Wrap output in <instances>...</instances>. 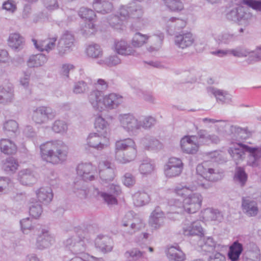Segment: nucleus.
<instances>
[{"label": "nucleus", "instance_id": "nucleus-54", "mask_svg": "<svg viewBox=\"0 0 261 261\" xmlns=\"http://www.w3.org/2000/svg\"><path fill=\"white\" fill-rule=\"evenodd\" d=\"M9 184V181L5 179H0V192L6 189Z\"/></svg>", "mask_w": 261, "mask_h": 261}, {"label": "nucleus", "instance_id": "nucleus-37", "mask_svg": "<svg viewBox=\"0 0 261 261\" xmlns=\"http://www.w3.org/2000/svg\"><path fill=\"white\" fill-rule=\"evenodd\" d=\"M30 215L33 218H38L42 213V208L40 204H32L30 207Z\"/></svg>", "mask_w": 261, "mask_h": 261}, {"label": "nucleus", "instance_id": "nucleus-28", "mask_svg": "<svg viewBox=\"0 0 261 261\" xmlns=\"http://www.w3.org/2000/svg\"><path fill=\"white\" fill-rule=\"evenodd\" d=\"M164 218V213L159 207H156L150 215V221L152 225H157L159 222L163 223Z\"/></svg>", "mask_w": 261, "mask_h": 261}, {"label": "nucleus", "instance_id": "nucleus-38", "mask_svg": "<svg viewBox=\"0 0 261 261\" xmlns=\"http://www.w3.org/2000/svg\"><path fill=\"white\" fill-rule=\"evenodd\" d=\"M235 178H236L242 183V185H243L247 180V176L243 168H237L236 169Z\"/></svg>", "mask_w": 261, "mask_h": 261}, {"label": "nucleus", "instance_id": "nucleus-50", "mask_svg": "<svg viewBox=\"0 0 261 261\" xmlns=\"http://www.w3.org/2000/svg\"><path fill=\"white\" fill-rule=\"evenodd\" d=\"M210 261H225V257L220 253H216L210 258Z\"/></svg>", "mask_w": 261, "mask_h": 261}, {"label": "nucleus", "instance_id": "nucleus-3", "mask_svg": "<svg viewBox=\"0 0 261 261\" xmlns=\"http://www.w3.org/2000/svg\"><path fill=\"white\" fill-rule=\"evenodd\" d=\"M89 99L93 107L100 111L105 108H114L123 101V97L115 93H111L102 97L101 92L99 91L92 92Z\"/></svg>", "mask_w": 261, "mask_h": 261}, {"label": "nucleus", "instance_id": "nucleus-7", "mask_svg": "<svg viewBox=\"0 0 261 261\" xmlns=\"http://www.w3.org/2000/svg\"><path fill=\"white\" fill-rule=\"evenodd\" d=\"M231 155L238 159H242L245 152H248L255 160L258 154H261V150L257 147H251L242 144H237L229 150Z\"/></svg>", "mask_w": 261, "mask_h": 261}, {"label": "nucleus", "instance_id": "nucleus-53", "mask_svg": "<svg viewBox=\"0 0 261 261\" xmlns=\"http://www.w3.org/2000/svg\"><path fill=\"white\" fill-rule=\"evenodd\" d=\"M144 227H145V224L141 221H140L137 223H134L131 224V228L135 230L134 231H136L139 230H141L142 228H144Z\"/></svg>", "mask_w": 261, "mask_h": 261}, {"label": "nucleus", "instance_id": "nucleus-43", "mask_svg": "<svg viewBox=\"0 0 261 261\" xmlns=\"http://www.w3.org/2000/svg\"><path fill=\"white\" fill-rule=\"evenodd\" d=\"M3 7L7 11L13 12L16 9L15 4L12 0H8L3 4Z\"/></svg>", "mask_w": 261, "mask_h": 261}, {"label": "nucleus", "instance_id": "nucleus-24", "mask_svg": "<svg viewBox=\"0 0 261 261\" xmlns=\"http://www.w3.org/2000/svg\"><path fill=\"white\" fill-rule=\"evenodd\" d=\"M120 120L122 126L128 130L133 129L136 124V120L130 114H124L121 115Z\"/></svg>", "mask_w": 261, "mask_h": 261}, {"label": "nucleus", "instance_id": "nucleus-36", "mask_svg": "<svg viewBox=\"0 0 261 261\" xmlns=\"http://www.w3.org/2000/svg\"><path fill=\"white\" fill-rule=\"evenodd\" d=\"M18 167V163L13 158L7 160L4 164L5 170L7 171H14L17 169Z\"/></svg>", "mask_w": 261, "mask_h": 261}, {"label": "nucleus", "instance_id": "nucleus-1", "mask_svg": "<svg viewBox=\"0 0 261 261\" xmlns=\"http://www.w3.org/2000/svg\"><path fill=\"white\" fill-rule=\"evenodd\" d=\"M42 159L47 162L58 164L67 156L68 147L63 141H51L40 146Z\"/></svg>", "mask_w": 261, "mask_h": 261}, {"label": "nucleus", "instance_id": "nucleus-61", "mask_svg": "<svg viewBox=\"0 0 261 261\" xmlns=\"http://www.w3.org/2000/svg\"><path fill=\"white\" fill-rule=\"evenodd\" d=\"M144 197H147V195L145 193L136 194L134 196V199L138 200L139 199H142Z\"/></svg>", "mask_w": 261, "mask_h": 261}, {"label": "nucleus", "instance_id": "nucleus-60", "mask_svg": "<svg viewBox=\"0 0 261 261\" xmlns=\"http://www.w3.org/2000/svg\"><path fill=\"white\" fill-rule=\"evenodd\" d=\"M212 54L214 55H217L220 57H222L226 55L227 54V51L219 50L217 51H213Z\"/></svg>", "mask_w": 261, "mask_h": 261}, {"label": "nucleus", "instance_id": "nucleus-40", "mask_svg": "<svg viewBox=\"0 0 261 261\" xmlns=\"http://www.w3.org/2000/svg\"><path fill=\"white\" fill-rule=\"evenodd\" d=\"M45 7L49 11L56 10L59 8L57 0H43Z\"/></svg>", "mask_w": 261, "mask_h": 261}, {"label": "nucleus", "instance_id": "nucleus-49", "mask_svg": "<svg viewBox=\"0 0 261 261\" xmlns=\"http://www.w3.org/2000/svg\"><path fill=\"white\" fill-rule=\"evenodd\" d=\"M120 59L116 56L111 57L107 61L108 66H111L117 65L120 63Z\"/></svg>", "mask_w": 261, "mask_h": 261}, {"label": "nucleus", "instance_id": "nucleus-48", "mask_svg": "<svg viewBox=\"0 0 261 261\" xmlns=\"http://www.w3.org/2000/svg\"><path fill=\"white\" fill-rule=\"evenodd\" d=\"M86 84L84 82H79V84L76 85L74 89V92L75 93H80L83 92L86 88Z\"/></svg>", "mask_w": 261, "mask_h": 261}, {"label": "nucleus", "instance_id": "nucleus-56", "mask_svg": "<svg viewBox=\"0 0 261 261\" xmlns=\"http://www.w3.org/2000/svg\"><path fill=\"white\" fill-rule=\"evenodd\" d=\"M214 94L217 99L221 101H223L225 99V96L224 95L222 92L220 90H217L215 91Z\"/></svg>", "mask_w": 261, "mask_h": 261}, {"label": "nucleus", "instance_id": "nucleus-52", "mask_svg": "<svg viewBox=\"0 0 261 261\" xmlns=\"http://www.w3.org/2000/svg\"><path fill=\"white\" fill-rule=\"evenodd\" d=\"M155 122L154 119L152 117L146 118L143 121V127L148 128L151 127Z\"/></svg>", "mask_w": 261, "mask_h": 261}, {"label": "nucleus", "instance_id": "nucleus-42", "mask_svg": "<svg viewBox=\"0 0 261 261\" xmlns=\"http://www.w3.org/2000/svg\"><path fill=\"white\" fill-rule=\"evenodd\" d=\"M4 128L7 131L15 132L18 129V124L15 121L10 120L4 124Z\"/></svg>", "mask_w": 261, "mask_h": 261}, {"label": "nucleus", "instance_id": "nucleus-34", "mask_svg": "<svg viewBox=\"0 0 261 261\" xmlns=\"http://www.w3.org/2000/svg\"><path fill=\"white\" fill-rule=\"evenodd\" d=\"M260 250L256 248L254 250H249L245 255V261H259Z\"/></svg>", "mask_w": 261, "mask_h": 261}, {"label": "nucleus", "instance_id": "nucleus-18", "mask_svg": "<svg viewBox=\"0 0 261 261\" xmlns=\"http://www.w3.org/2000/svg\"><path fill=\"white\" fill-rule=\"evenodd\" d=\"M74 38L73 36L69 34H64L59 42V46L62 48L60 50L61 53H64L65 51L69 50V49L73 45Z\"/></svg>", "mask_w": 261, "mask_h": 261}, {"label": "nucleus", "instance_id": "nucleus-15", "mask_svg": "<svg viewBox=\"0 0 261 261\" xmlns=\"http://www.w3.org/2000/svg\"><path fill=\"white\" fill-rule=\"evenodd\" d=\"M194 41L192 35L188 32L182 35H179L176 37L175 43L182 48H186L191 45Z\"/></svg>", "mask_w": 261, "mask_h": 261}, {"label": "nucleus", "instance_id": "nucleus-2", "mask_svg": "<svg viewBox=\"0 0 261 261\" xmlns=\"http://www.w3.org/2000/svg\"><path fill=\"white\" fill-rule=\"evenodd\" d=\"M193 189L186 186H177L174 193L183 197L181 207L182 211L193 214L197 212L201 207L203 201L202 195L198 193H191Z\"/></svg>", "mask_w": 261, "mask_h": 261}, {"label": "nucleus", "instance_id": "nucleus-14", "mask_svg": "<svg viewBox=\"0 0 261 261\" xmlns=\"http://www.w3.org/2000/svg\"><path fill=\"white\" fill-rule=\"evenodd\" d=\"M184 233L186 236H203L204 234L203 228L200 222L198 221L194 222L185 227Z\"/></svg>", "mask_w": 261, "mask_h": 261}, {"label": "nucleus", "instance_id": "nucleus-44", "mask_svg": "<svg viewBox=\"0 0 261 261\" xmlns=\"http://www.w3.org/2000/svg\"><path fill=\"white\" fill-rule=\"evenodd\" d=\"M13 96L12 90L9 89V91H6L4 89L0 88V103L3 102L2 98L4 97V98L7 100L11 98Z\"/></svg>", "mask_w": 261, "mask_h": 261}, {"label": "nucleus", "instance_id": "nucleus-63", "mask_svg": "<svg viewBox=\"0 0 261 261\" xmlns=\"http://www.w3.org/2000/svg\"><path fill=\"white\" fill-rule=\"evenodd\" d=\"M29 78L28 76H25L23 79H22L20 80V83L21 85H23V86H28L29 84Z\"/></svg>", "mask_w": 261, "mask_h": 261}, {"label": "nucleus", "instance_id": "nucleus-11", "mask_svg": "<svg viewBox=\"0 0 261 261\" xmlns=\"http://www.w3.org/2000/svg\"><path fill=\"white\" fill-rule=\"evenodd\" d=\"M114 50L118 54L123 56L132 55L135 52L132 47L128 45L127 42L122 40L115 42Z\"/></svg>", "mask_w": 261, "mask_h": 261}, {"label": "nucleus", "instance_id": "nucleus-58", "mask_svg": "<svg viewBox=\"0 0 261 261\" xmlns=\"http://www.w3.org/2000/svg\"><path fill=\"white\" fill-rule=\"evenodd\" d=\"M211 213L212 215L211 216V219L213 220H216L219 217L221 216L220 213L217 211H212Z\"/></svg>", "mask_w": 261, "mask_h": 261}, {"label": "nucleus", "instance_id": "nucleus-57", "mask_svg": "<svg viewBox=\"0 0 261 261\" xmlns=\"http://www.w3.org/2000/svg\"><path fill=\"white\" fill-rule=\"evenodd\" d=\"M159 142L156 140H150L149 141L148 144L146 146L147 149H150L153 147V146H156L159 144Z\"/></svg>", "mask_w": 261, "mask_h": 261}, {"label": "nucleus", "instance_id": "nucleus-23", "mask_svg": "<svg viewBox=\"0 0 261 261\" xmlns=\"http://www.w3.org/2000/svg\"><path fill=\"white\" fill-rule=\"evenodd\" d=\"M46 61V57L42 54L32 55L28 61V65L30 67L41 66Z\"/></svg>", "mask_w": 261, "mask_h": 261}, {"label": "nucleus", "instance_id": "nucleus-17", "mask_svg": "<svg viewBox=\"0 0 261 261\" xmlns=\"http://www.w3.org/2000/svg\"><path fill=\"white\" fill-rule=\"evenodd\" d=\"M0 149L2 152L7 154H15L17 152L16 145L10 140L6 139L1 140Z\"/></svg>", "mask_w": 261, "mask_h": 261}, {"label": "nucleus", "instance_id": "nucleus-13", "mask_svg": "<svg viewBox=\"0 0 261 261\" xmlns=\"http://www.w3.org/2000/svg\"><path fill=\"white\" fill-rule=\"evenodd\" d=\"M166 254L170 259L174 261H184L185 259V255L178 246H170L167 249Z\"/></svg>", "mask_w": 261, "mask_h": 261}, {"label": "nucleus", "instance_id": "nucleus-21", "mask_svg": "<svg viewBox=\"0 0 261 261\" xmlns=\"http://www.w3.org/2000/svg\"><path fill=\"white\" fill-rule=\"evenodd\" d=\"M80 15L82 18L85 19L86 21L88 20L90 23L88 24L89 28L90 29H94V25L92 21L96 17V15L94 12L90 9L83 8L80 11Z\"/></svg>", "mask_w": 261, "mask_h": 261}, {"label": "nucleus", "instance_id": "nucleus-46", "mask_svg": "<svg viewBox=\"0 0 261 261\" xmlns=\"http://www.w3.org/2000/svg\"><path fill=\"white\" fill-rule=\"evenodd\" d=\"M135 180L132 175L127 173L124 175L123 183L127 187L133 186L135 184Z\"/></svg>", "mask_w": 261, "mask_h": 261}, {"label": "nucleus", "instance_id": "nucleus-59", "mask_svg": "<svg viewBox=\"0 0 261 261\" xmlns=\"http://www.w3.org/2000/svg\"><path fill=\"white\" fill-rule=\"evenodd\" d=\"M97 84L103 89H106L108 87L107 83L102 79H99L97 81Z\"/></svg>", "mask_w": 261, "mask_h": 261}, {"label": "nucleus", "instance_id": "nucleus-55", "mask_svg": "<svg viewBox=\"0 0 261 261\" xmlns=\"http://www.w3.org/2000/svg\"><path fill=\"white\" fill-rule=\"evenodd\" d=\"M231 53L234 56L239 57L247 56V54L244 53L243 49L233 50Z\"/></svg>", "mask_w": 261, "mask_h": 261}, {"label": "nucleus", "instance_id": "nucleus-5", "mask_svg": "<svg viewBox=\"0 0 261 261\" xmlns=\"http://www.w3.org/2000/svg\"><path fill=\"white\" fill-rule=\"evenodd\" d=\"M200 139H202L203 143H208L210 141H213L215 136L207 135L206 133L200 134L198 137L196 136H185L180 140V147L181 150L188 154H195L199 150Z\"/></svg>", "mask_w": 261, "mask_h": 261}, {"label": "nucleus", "instance_id": "nucleus-22", "mask_svg": "<svg viewBox=\"0 0 261 261\" xmlns=\"http://www.w3.org/2000/svg\"><path fill=\"white\" fill-rule=\"evenodd\" d=\"M23 38L18 33H12L9 36L8 43L9 46L13 48H18L23 43Z\"/></svg>", "mask_w": 261, "mask_h": 261}, {"label": "nucleus", "instance_id": "nucleus-12", "mask_svg": "<svg viewBox=\"0 0 261 261\" xmlns=\"http://www.w3.org/2000/svg\"><path fill=\"white\" fill-rule=\"evenodd\" d=\"M99 175L102 179L110 180L113 178L114 170L111 167V163L109 162H102L98 165Z\"/></svg>", "mask_w": 261, "mask_h": 261}, {"label": "nucleus", "instance_id": "nucleus-19", "mask_svg": "<svg viewBox=\"0 0 261 261\" xmlns=\"http://www.w3.org/2000/svg\"><path fill=\"white\" fill-rule=\"evenodd\" d=\"M242 251L243 246L242 244L235 242L229 247L228 256L231 261H237L238 260Z\"/></svg>", "mask_w": 261, "mask_h": 261}, {"label": "nucleus", "instance_id": "nucleus-39", "mask_svg": "<svg viewBox=\"0 0 261 261\" xmlns=\"http://www.w3.org/2000/svg\"><path fill=\"white\" fill-rule=\"evenodd\" d=\"M126 257L129 260H137L142 256V253L137 249H133L125 253Z\"/></svg>", "mask_w": 261, "mask_h": 261}, {"label": "nucleus", "instance_id": "nucleus-64", "mask_svg": "<svg viewBox=\"0 0 261 261\" xmlns=\"http://www.w3.org/2000/svg\"><path fill=\"white\" fill-rule=\"evenodd\" d=\"M73 68V65H64L63 66V69H64V71L66 72V73H68L69 70Z\"/></svg>", "mask_w": 261, "mask_h": 261}, {"label": "nucleus", "instance_id": "nucleus-31", "mask_svg": "<svg viewBox=\"0 0 261 261\" xmlns=\"http://www.w3.org/2000/svg\"><path fill=\"white\" fill-rule=\"evenodd\" d=\"M87 54L89 57L96 58L102 55V51L99 45L92 44L87 47Z\"/></svg>", "mask_w": 261, "mask_h": 261}, {"label": "nucleus", "instance_id": "nucleus-30", "mask_svg": "<svg viewBox=\"0 0 261 261\" xmlns=\"http://www.w3.org/2000/svg\"><path fill=\"white\" fill-rule=\"evenodd\" d=\"M19 176L20 181L23 185H28L34 180L33 175L31 171L28 170L21 171L19 173Z\"/></svg>", "mask_w": 261, "mask_h": 261}, {"label": "nucleus", "instance_id": "nucleus-9", "mask_svg": "<svg viewBox=\"0 0 261 261\" xmlns=\"http://www.w3.org/2000/svg\"><path fill=\"white\" fill-rule=\"evenodd\" d=\"M54 116L55 115L52 113L50 109L42 107L36 109L33 114V118L37 123L41 124L45 122L48 119L54 118Z\"/></svg>", "mask_w": 261, "mask_h": 261}, {"label": "nucleus", "instance_id": "nucleus-33", "mask_svg": "<svg viewBox=\"0 0 261 261\" xmlns=\"http://www.w3.org/2000/svg\"><path fill=\"white\" fill-rule=\"evenodd\" d=\"M67 124L61 120H57L55 121L53 126L52 129L56 133H63L67 130Z\"/></svg>", "mask_w": 261, "mask_h": 261}, {"label": "nucleus", "instance_id": "nucleus-6", "mask_svg": "<svg viewBox=\"0 0 261 261\" xmlns=\"http://www.w3.org/2000/svg\"><path fill=\"white\" fill-rule=\"evenodd\" d=\"M197 173L207 181L206 183L199 184V187L201 189H206L211 187L210 181L217 180L215 178L216 173L212 167L211 164L208 162H204L197 166Z\"/></svg>", "mask_w": 261, "mask_h": 261}, {"label": "nucleus", "instance_id": "nucleus-41", "mask_svg": "<svg viewBox=\"0 0 261 261\" xmlns=\"http://www.w3.org/2000/svg\"><path fill=\"white\" fill-rule=\"evenodd\" d=\"M243 3L256 10H261V2L254 0H244Z\"/></svg>", "mask_w": 261, "mask_h": 261}, {"label": "nucleus", "instance_id": "nucleus-62", "mask_svg": "<svg viewBox=\"0 0 261 261\" xmlns=\"http://www.w3.org/2000/svg\"><path fill=\"white\" fill-rule=\"evenodd\" d=\"M205 244L211 247H214L215 246V242L213 239L212 238H207L206 240Z\"/></svg>", "mask_w": 261, "mask_h": 261}, {"label": "nucleus", "instance_id": "nucleus-32", "mask_svg": "<svg viewBox=\"0 0 261 261\" xmlns=\"http://www.w3.org/2000/svg\"><path fill=\"white\" fill-rule=\"evenodd\" d=\"M166 6L172 11H178L183 9L184 6L178 0H165Z\"/></svg>", "mask_w": 261, "mask_h": 261}, {"label": "nucleus", "instance_id": "nucleus-4", "mask_svg": "<svg viewBox=\"0 0 261 261\" xmlns=\"http://www.w3.org/2000/svg\"><path fill=\"white\" fill-rule=\"evenodd\" d=\"M116 154L120 163H127L133 161L137 156L135 142L130 138L119 140L116 143Z\"/></svg>", "mask_w": 261, "mask_h": 261}, {"label": "nucleus", "instance_id": "nucleus-20", "mask_svg": "<svg viewBox=\"0 0 261 261\" xmlns=\"http://www.w3.org/2000/svg\"><path fill=\"white\" fill-rule=\"evenodd\" d=\"M102 138L105 139L103 136H101V134L97 135L96 133L91 134L87 139V144L91 147L102 148L104 145L101 142Z\"/></svg>", "mask_w": 261, "mask_h": 261}, {"label": "nucleus", "instance_id": "nucleus-35", "mask_svg": "<svg viewBox=\"0 0 261 261\" xmlns=\"http://www.w3.org/2000/svg\"><path fill=\"white\" fill-rule=\"evenodd\" d=\"M154 170V166L150 163H143L140 166L139 170L141 174L147 175L151 173Z\"/></svg>", "mask_w": 261, "mask_h": 261}, {"label": "nucleus", "instance_id": "nucleus-16", "mask_svg": "<svg viewBox=\"0 0 261 261\" xmlns=\"http://www.w3.org/2000/svg\"><path fill=\"white\" fill-rule=\"evenodd\" d=\"M57 39L56 38H49L46 40L38 42L35 39H32L36 48L40 51H48L53 49L55 45Z\"/></svg>", "mask_w": 261, "mask_h": 261}, {"label": "nucleus", "instance_id": "nucleus-51", "mask_svg": "<svg viewBox=\"0 0 261 261\" xmlns=\"http://www.w3.org/2000/svg\"><path fill=\"white\" fill-rule=\"evenodd\" d=\"M9 60V55L8 52L5 50L0 51V62L6 63Z\"/></svg>", "mask_w": 261, "mask_h": 261}, {"label": "nucleus", "instance_id": "nucleus-26", "mask_svg": "<svg viewBox=\"0 0 261 261\" xmlns=\"http://www.w3.org/2000/svg\"><path fill=\"white\" fill-rule=\"evenodd\" d=\"M95 128L96 131L101 134V136H103V138H106L107 134V122L101 117H98L96 118L94 123Z\"/></svg>", "mask_w": 261, "mask_h": 261}, {"label": "nucleus", "instance_id": "nucleus-10", "mask_svg": "<svg viewBox=\"0 0 261 261\" xmlns=\"http://www.w3.org/2000/svg\"><path fill=\"white\" fill-rule=\"evenodd\" d=\"M242 207L243 212L248 216H256L258 212V207L256 201L248 198H244L242 200Z\"/></svg>", "mask_w": 261, "mask_h": 261}, {"label": "nucleus", "instance_id": "nucleus-45", "mask_svg": "<svg viewBox=\"0 0 261 261\" xmlns=\"http://www.w3.org/2000/svg\"><path fill=\"white\" fill-rule=\"evenodd\" d=\"M101 196L108 204H115L117 203V199L111 195L102 193Z\"/></svg>", "mask_w": 261, "mask_h": 261}, {"label": "nucleus", "instance_id": "nucleus-47", "mask_svg": "<svg viewBox=\"0 0 261 261\" xmlns=\"http://www.w3.org/2000/svg\"><path fill=\"white\" fill-rule=\"evenodd\" d=\"M20 223L23 233H25V231L27 229H31V222L29 218L23 219L21 221Z\"/></svg>", "mask_w": 261, "mask_h": 261}, {"label": "nucleus", "instance_id": "nucleus-27", "mask_svg": "<svg viewBox=\"0 0 261 261\" xmlns=\"http://www.w3.org/2000/svg\"><path fill=\"white\" fill-rule=\"evenodd\" d=\"M149 37L145 35H143L140 33H137L134 36L132 41V45L134 47H139L146 43Z\"/></svg>", "mask_w": 261, "mask_h": 261}, {"label": "nucleus", "instance_id": "nucleus-25", "mask_svg": "<svg viewBox=\"0 0 261 261\" xmlns=\"http://www.w3.org/2000/svg\"><path fill=\"white\" fill-rule=\"evenodd\" d=\"M37 197L39 202H49L51 200L53 194L50 189L40 188L36 193Z\"/></svg>", "mask_w": 261, "mask_h": 261}, {"label": "nucleus", "instance_id": "nucleus-29", "mask_svg": "<svg viewBox=\"0 0 261 261\" xmlns=\"http://www.w3.org/2000/svg\"><path fill=\"white\" fill-rule=\"evenodd\" d=\"M94 169V167L91 164L82 165L78 166V171L83 170L84 172L82 174L83 178L85 181L92 180L94 179V175H89V173Z\"/></svg>", "mask_w": 261, "mask_h": 261}, {"label": "nucleus", "instance_id": "nucleus-8", "mask_svg": "<svg viewBox=\"0 0 261 261\" xmlns=\"http://www.w3.org/2000/svg\"><path fill=\"white\" fill-rule=\"evenodd\" d=\"M183 166L184 164L180 159L171 158L165 167V174L170 177L178 176L181 173Z\"/></svg>", "mask_w": 261, "mask_h": 261}]
</instances>
